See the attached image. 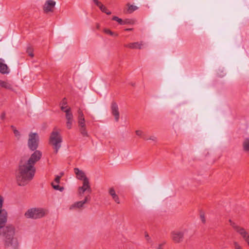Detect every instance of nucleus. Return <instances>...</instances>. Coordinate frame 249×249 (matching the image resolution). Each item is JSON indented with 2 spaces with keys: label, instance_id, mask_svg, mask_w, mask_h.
<instances>
[{
  "label": "nucleus",
  "instance_id": "obj_29",
  "mask_svg": "<svg viewBox=\"0 0 249 249\" xmlns=\"http://www.w3.org/2000/svg\"><path fill=\"white\" fill-rule=\"evenodd\" d=\"M73 122V120H67L66 126L68 129H70L71 128Z\"/></svg>",
  "mask_w": 249,
  "mask_h": 249
},
{
  "label": "nucleus",
  "instance_id": "obj_15",
  "mask_svg": "<svg viewBox=\"0 0 249 249\" xmlns=\"http://www.w3.org/2000/svg\"><path fill=\"white\" fill-rule=\"evenodd\" d=\"M109 194L112 196V199L117 204H120V199L118 195L116 194L115 191L113 188H110L109 189Z\"/></svg>",
  "mask_w": 249,
  "mask_h": 249
},
{
  "label": "nucleus",
  "instance_id": "obj_13",
  "mask_svg": "<svg viewBox=\"0 0 249 249\" xmlns=\"http://www.w3.org/2000/svg\"><path fill=\"white\" fill-rule=\"evenodd\" d=\"M143 45V42H135L125 44L124 46L131 49H141Z\"/></svg>",
  "mask_w": 249,
  "mask_h": 249
},
{
  "label": "nucleus",
  "instance_id": "obj_25",
  "mask_svg": "<svg viewBox=\"0 0 249 249\" xmlns=\"http://www.w3.org/2000/svg\"><path fill=\"white\" fill-rule=\"evenodd\" d=\"M67 104V101H66V99L65 98H64L62 101H61V103H60V105H61V109L64 112V110H65L66 109H65L66 108V107H65V106H66Z\"/></svg>",
  "mask_w": 249,
  "mask_h": 249
},
{
  "label": "nucleus",
  "instance_id": "obj_33",
  "mask_svg": "<svg viewBox=\"0 0 249 249\" xmlns=\"http://www.w3.org/2000/svg\"><path fill=\"white\" fill-rule=\"evenodd\" d=\"M14 133L16 137H20V133L16 129V128H14Z\"/></svg>",
  "mask_w": 249,
  "mask_h": 249
},
{
  "label": "nucleus",
  "instance_id": "obj_41",
  "mask_svg": "<svg viewBox=\"0 0 249 249\" xmlns=\"http://www.w3.org/2000/svg\"><path fill=\"white\" fill-rule=\"evenodd\" d=\"M93 2L95 3H96V1H98V0H93Z\"/></svg>",
  "mask_w": 249,
  "mask_h": 249
},
{
  "label": "nucleus",
  "instance_id": "obj_1",
  "mask_svg": "<svg viewBox=\"0 0 249 249\" xmlns=\"http://www.w3.org/2000/svg\"><path fill=\"white\" fill-rule=\"evenodd\" d=\"M4 198L0 195V238L2 237L3 246L6 249H18L19 243L15 237V228L11 224L5 226L7 221V213L2 209Z\"/></svg>",
  "mask_w": 249,
  "mask_h": 249
},
{
  "label": "nucleus",
  "instance_id": "obj_19",
  "mask_svg": "<svg viewBox=\"0 0 249 249\" xmlns=\"http://www.w3.org/2000/svg\"><path fill=\"white\" fill-rule=\"evenodd\" d=\"M64 112L66 113V118L67 120H73V114L71 112L70 107H68Z\"/></svg>",
  "mask_w": 249,
  "mask_h": 249
},
{
  "label": "nucleus",
  "instance_id": "obj_30",
  "mask_svg": "<svg viewBox=\"0 0 249 249\" xmlns=\"http://www.w3.org/2000/svg\"><path fill=\"white\" fill-rule=\"evenodd\" d=\"M136 134L137 136L141 138H142L143 139L145 140V138L144 137V134L142 131L139 130H136Z\"/></svg>",
  "mask_w": 249,
  "mask_h": 249
},
{
  "label": "nucleus",
  "instance_id": "obj_16",
  "mask_svg": "<svg viewBox=\"0 0 249 249\" xmlns=\"http://www.w3.org/2000/svg\"><path fill=\"white\" fill-rule=\"evenodd\" d=\"M74 171L78 179L83 180L84 181V179L87 178L85 173L82 170H79L78 168H75L74 169Z\"/></svg>",
  "mask_w": 249,
  "mask_h": 249
},
{
  "label": "nucleus",
  "instance_id": "obj_20",
  "mask_svg": "<svg viewBox=\"0 0 249 249\" xmlns=\"http://www.w3.org/2000/svg\"><path fill=\"white\" fill-rule=\"evenodd\" d=\"M243 148L244 151L249 153V138H246L243 142Z\"/></svg>",
  "mask_w": 249,
  "mask_h": 249
},
{
  "label": "nucleus",
  "instance_id": "obj_9",
  "mask_svg": "<svg viewBox=\"0 0 249 249\" xmlns=\"http://www.w3.org/2000/svg\"><path fill=\"white\" fill-rule=\"evenodd\" d=\"M185 231H174L171 232V237L173 241L176 243H179L183 240Z\"/></svg>",
  "mask_w": 249,
  "mask_h": 249
},
{
  "label": "nucleus",
  "instance_id": "obj_22",
  "mask_svg": "<svg viewBox=\"0 0 249 249\" xmlns=\"http://www.w3.org/2000/svg\"><path fill=\"white\" fill-rule=\"evenodd\" d=\"M127 6H128L127 13H129V14L132 13V12H133L134 11L136 10L138 8V7H137L136 6L133 5H130L129 4H127Z\"/></svg>",
  "mask_w": 249,
  "mask_h": 249
},
{
  "label": "nucleus",
  "instance_id": "obj_34",
  "mask_svg": "<svg viewBox=\"0 0 249 249\" xmlns=\"http://www.w3.org/2000/svg\"><path fill=\"white\" fill-rule=\"evenodd\" d=\"M234 246L235 249H243L239 244L236 242H234Z\"/></svg>",
  "mask_w": 249,
  "mask_h": 249
},
{
  "label": "nucleus",
  "instance_id": "obj_12",
  "mask_svg": "<svg viewBox=\"0 0 249 249\" xmlns=\"http://www.w3.org/2000/svg\"><path fill=\"white\" fill-rule=\"evenodd\" d=\"M55 4V1L53 0H47L43 6L44 12L47 13L50 12H53Z\"/></svg>",
  "mask_w": 249,
  "mask_h": 249
},
{
  "label": "nucleus",
  "instance_id": "obj_42",
  "mask_svg": "<svg viewBox=\"0 0 249 249\" xmlns=\"http://www.w3.org/2000/svg\"><path fill=\"white\" fill-rule=\"evenodd\" d=\"M158 249H162L160 247H159V248H158Z\"/></svg>",
  "mask_w": 249,
  "mask_h": 249
},
{
  "label": "nucleus",
  "instance_id": "obj_17",
  "mask_svg": "<svg viewBox=\"0 0 249 249\" xmlns=\"http://www.w3.org/2000/svg\"><path fill=\"white\" fill-rule=\"evenodd\" d=\"M97 6L99 7L100 9L104 13H105L107 15H110L111 12L108 11L107 8L100 1H96L95 3Z\"/></svg>",
  "mask_w": 249,
  "mask_h": 249
},
{
  "label": "nucleus",
  "instance_id": "obj_35",
  "mask_svg": "<svg viewBox=\"0 0 249 249\" xmlns=\"http://www.w3.org/2000/svg\"><path fill=\"white\" fill-rule=\"evenodd\" d=\"M60 178H61V176H56L55 177V179H54V181L56 183L59 184V183L60 182Z\"/></svg>",
  "mask_w": 249,
  "mask_h": 249
},
{
  "label": "nucleus",
  "instance_id": "obj_8",
  "mask_svg": "<svg viewBox=\"0 0 249 249\" xmlns=\"http://www.w3.org/2000/svg\"><path fill=\"white\" fill-rule=\"evenodd\" d=\"M41 156L42 153L40 151L35 150V151L31 155L30 158L27 160H25V161L30 165L35 166V163L39 160Z\"/></svg>",
  "mask_w": 249,
  "mask_h": 249
},
{
  "label": "nucleus",
  "instance_id": "obj_40",
  "mask_svg": "<svg viewBox=\"0 0 249 249\" xmlns=\"http://www.w3.org/2000/svg\"><path fill=\"white\" fill-rule=\"evenodd\" d=\"M11 127L13 129V131H14V129L16 128V127L14 125H11Z\"/></svg>",
  "mask_w": 249,
  "mask_h": 249
},
{
  "label": "nucleus",
  "instance_id": "obj_31",
  "mask_svg": "<svg viewBox=\"0 0 249 249\" xmlns=\"http://www.w3.org/2000/svg\"><path fill=\"white\" fill-rule=\"evenodd\" d=\"M78 126H82L86 125L85 124V119H80L79 120H78Z\"/></svg>",
  "mask_w": 249,
  "mask_h": 249
},
{
  "label": "nucleus",
  "instance_id": "obj_18",
  "mask_svg": "<svg viewBox=\"0 0 249 249\" xmlns=\"http://www.w3.org/2000/svg\"><path fill=\"white\" fill-rule=\"evenodd\" d=\"M0 87L7 89L12 90L13 86L9 82L0 80Z\"/></svg>",
  "mask_w": 249,
  "mask_h": 249
},
{
  "label": "nucleus",
  "instance_id": "obj_6",
  "mask_svg": "<svg viewBox=\"0 0 249 249\" xmlns=\"http://www.w3.org/2000/svg\"><path fill=\"white\" fill-rule=\"evenodd\" d=\"M39 136L36 133H30L28 142V147L32 151L36 150L38 145Z\"/></svg>",
  "mask_w": 249,
  "mask_h": 249
},
{
  "label": "nucleus",
  "instance_id": "obj_4",
  "mask_svg": "<svg viewBox=\"0 0 249 249\" xmlns=\"http://www.w3.org/2000/svg\"><path fill=\"white\" fill-rule=\"evenodd\" d=\"M45 213V211L43 209L32 208L25 213V216L28 218L37 219L43 217Z\"/></svg>",
  "mask_w": 249,
  "mask_h": 249
},
{
  "label": "nucleus",
  "instance_id": "obj_3",
  "mask_svg": "<svg viewBox=\"0 0 249 249\" xmlns=\"http://www.w3.org/2000/svg\"><path fill=\"white\" fill-rule=\"evenodd\" d=\"M62 142V138L60 133L53 130L51 134L49 142L53 146L55 154L57 153L59 149L60 148Z\"/></svg>",
  "mask_w": 249,
  "mask_h": 249
},
{
  "label": "nucleus",
  "instance_id": "obj_26",
  "mask_svg": "<svg viewBox=\"0 0 249 249\" xmlns=\"http://www.w3.org/2000/svg\"><path fill=\"white\" fill-rule=\"evenodd\" d=\"M104 32L106 34L109 35L110 36H118L117 34H116V33L112 32L111 30H110L109 29H104Z\"/></svg>",
  "mask_w": 249,
  "mask_h": 249
},
{
  "label": "nucleus",
  "instance_id": "obj_2",
  "mask_svg": "<svg viewBox=\"0 0 249 249\" xmlns=\"http://www.w3.org/2000/svg\"><path fill=\"white\" fill-rule=\"evenodd\" d=\"M35 166L26 163L24 160H21L18 170L16 173L17 181L18 185L25 186L32 180L35 176Z\"/></svg>",
  "mask_w": 249,
  "mask_h": 249
},
{
  "label": "nucleus",
  "instance_id": "obj_32",
  "mask_svg": "<svg viewBox=\"0 0 249 249\" xmlns=\"http://www.w3.org/2000/svg\"><path fill=\"white\" fill-rule=\"evenodd\" d=\"M151 140L152 141H154L155 142H157V138L155 136H151L148 138H145V140Z\"/></svg>",
  "mask_w": 249,
  "mask_h": 249
},
{
  "label": "nucleus",
  "instance_id": "obj_5",
  "mask_svg": "<svg viewBox=\"0 0 249 249\" xmlns=\"http://www.w3.org/2000/svg\"><path fill=\"white\" fill-rule=\"evenodd\" d=\"M230 225L232 226L233 229L239 234L244 240L247 243H249V232L243 227L238 226L235 223L232 222L231 220H229Z\"/></svg>",
  "mask_w": 249,
  "mask_h": 249
},
{
  "label": "nucleus",
  "instance_id": "obj_24",
  "mask_svg": "<svg viewBox=\"0 0 249 249\" xmlns=\"http://www.w3.org/2000/svg\"><path fill=\"white\" fill-rule=\"evenodd\" d=\"M52 185L53 187V188L56 190H59L60 191L62 192L64 190V188L63 187H60L58 184H54L53 182L52 183Z\"/></svg>",
  "mask_w": 249,
  "mask_h": 249
},
{
  "label": "nucleus",
  "instance_id": "obj_43",
  "mask_svg": "<svg viewBox=\"0 0 249 249\" xmlns=\"http://www.w3.org/2000/svg\"><path fill=\"white\" fill-rule=\"evenodd\" d=\"M248 246H249V244H248Z\"/></svg>",
  "mask_w": 249,
  "mask_h": 249
},
{
  "label": "nucleus",
  "instance_id": "obj_14",
  "mask_svg": "<svg viewBox=\"0 0 249 249\" xmlns=\"http://www.w3.org/2000/svg\"><path fill=\"white\" fill-rule=\"evenodd\" d=\"M0 72L3 74L9 72L7 65L4 63V60L2 58H0Z\"/></svg>",
  "mask_w": 249,
  "mask_h": 249
},
{
  "label": "nucleus",
  "instance_id": "obj_36",
  "mask_svg": "<svg viewBox=\"0 0 249 249\" xmlns=\"http://www.w3.org/2000/svg\"><path fill=\"white\" fill-rule=\"evenodd\" d=\"M145 237L148 242H151L150 238L147 233H145Z\"/></svg>",
  "mask_w": 249,
  "mask_h": 249
},
{
  "label": "nucleus",
  "instance_id": "obj_11",
  "mask_svg": "<svg viewBox=\"0 0 249 249\" xmlns=\"http://www.w3.org/2000/svg\"><path fill=\"white\" fill-rule=\"evenodd\" d=\"M90 199H91V197H90V195H89L85 197V198L83 200L77 201V202H76L74 203H73L70 207V209H72L75 208H79V209L82 208L84 207V205L86 203L88 202L90 200Z\"/></svg>",
  "mask_w": 249,
  "mask_h": 249
},
{
  "label": "nucleus",
  "instance_id": "obj_7",
  "mask_svg": "<svg viewBox=\"0 0 249 249\" xmlns=\"http://www.w3.org/2000/svg\"><path fill=\"white\" fill-rule=\"evenodd\" d=\"M85 191H87L89 193L91 192V189L89 184V179L88 178H86L84 179L83 185L79 187L78 189V194L80 196L83 195Z\"/></svg>",
  "mask_w": 249,
  "mask_h": 249
},
{
  "label": "nucleus",
  "instance_id": "obj_21",
  "mask_svg": "<svg viewBox=\"0 0 249 249\" xmlns=\"http://www.w3.org/2000/svg\"><path fill=\"white\" fill-rule=\"evenodd\" d=\"M79 131L80 132L81 135L84 137H88V133L87 130L86 129V125L82 126H79Z\"/></svg>",
  "mask_w": 249,
  "mask_h": 249
},
{
  "label": "nucleus",
  "instance_id": "obj_10",
  "mask_svg": "<svg viewBox=\"0 0 249 249\" xmlns=\"http://www.w3.org/2000/svg\"><path fill=\"white\" fill-rule=\"evenodd\" d=\"M110 108L111 113L114 116L115 121L118 122L120 118V113L117 104L115 102H112L111 104Z\"/></svg>",
  "mask_w": 249,
  "mask_h": 249
},
{
  "label": "nucleus",
  "instance_id": "obj_39",
  "mask_svg": "<svg viewBox=\"0 0 249 249\" xmlns=\"http://www.w3.org/2000/svg\"><path fill=\"white\" fill-rule=\"evenodd\" d=\"M132 30H133L132 28H126L125 29V31H132Z\"/></svg>",
  "mask_w": 249,
  "mask_h": 249
},
{
  "label": "nucleus",
  "instance_id": "obj_23",
  "mask_svg": "<svg viewBox=\"0 0 249 249\" xmlns=\"http://www.w3.org/2000/svg\"><path fill=\"white\" fill-rule=\"evenodd\" d=\"M112 20L117 21L121 25H124L127 23L126 21H124L121 18L116 16H114L112 18Z\"/></svg>",
  "mask_w": 249,
  "mask_h": 249
},
{
  "label": "nucleus",
  "instance_id": "obj_27",
  "mask_svg": "<svg viewBox=\"0 0 249 249\" xmlns=\"http://www.w3.org/2000/svg\"><path fill=\"white\" fill-rule=\"evenodd\" d=\"M78 113V120L80 119H85L84 114L81 109H79L77 111Z\"/></svg>",
  "mask_w": 249,
  "mask_h": 249
},
{
  "label": "nucleus",
  "instance_id": "obj_38",
  "mask_svg": "<svg viewBox=\"0 0 249 249\" xmlns=\"http://www.w3.org/2000/svg\"><path fill=\"white\" fill-rule=\"evenodd\" d=\"M200 218L201 219V221H202L203 223H205V217L203 215H200Z\"/></svg>",
  "mask_w": 249,
  "mask_h": 249
},
{
  "label": "nucleus",
  "instance_id": "obj_37",
  "mask_svg": "<svg viewBox=\"0 0 249 249\" xmlns=\"http://www.w3.org/2000/svg\"><path fill=\"white\" fill-rule=\"evenodd\" d=\"M5 117V112H2L0 116V118L1 120H4Z\"/></svg>",
  "mask_w": 249,
  "mask_h": 249
},
{
  "label": "nucleus",
  "instance_id": "obj_28",
  "mask_svg": "<svg viewBox=\"0 0 249 249\" xmlns=\"http://www.w3.org/2000/svg\"><path fill=\"white\" fill-rule=\"evenodd\" d=\"M26 52L28 53L29 55L31 57H33L34 56L33 49L32 47H28Z\"/></svg>",
  "mask_w": 249,
  "mask_h": 249
}]
</instances>
